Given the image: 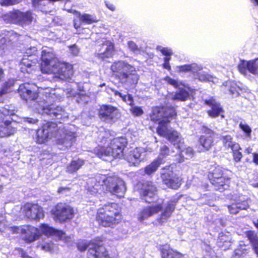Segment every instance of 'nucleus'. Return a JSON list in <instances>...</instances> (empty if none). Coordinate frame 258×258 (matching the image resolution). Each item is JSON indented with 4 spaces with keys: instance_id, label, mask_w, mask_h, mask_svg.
I'll list each match as a JSON object with an SVG mask.
<instances>
[{
    "instance_id": "46",
    "label": "nucleus",
    "mask_w": 258,
    "mask_h": 258,
    "mask_svg": "<svg viewBox=\"0 0 258 258\" xmlns=\"http://www.w3.org/2000/svg\"><path fill=\"white\" fill-rule=\"evenodd\" d=\"M38 247H40L42 250L45 251H49L53 249V244L51 241L48 240L45 243L38 245Z\"/></svg>"
},
{
    "instance_id": "2",
    "label": "nucleus",
    "mask_w": 258,
    "mask_h": 258,
    "mask_svg": "<svg viewBox=\"0 0 258 258\" xmlns=\"http://www.w3.org/2000/svg\"><path fill=\"white\" fill-rule=\"evenodd\" d=\"M87 190L91 195H95L104 189L118 197L123 196L126 188L124 181L116 176L107 177L99 174L89 179L87 182Z\"/></svg>"
},
{
    "instance_id": "64",
    "label": "nucleus",
    "mask_w": 258,
    "mask_h": 258,
    "mask_svg": "<svg viewBox=\"0 0 258 258\" xmlns=\"http://www.w3.org/2000/svg\"><path fill=\"white\" fill-rule=\"evenodd\" d=\"M230 91L232 95H235V96H238L239 95L238 92L236 90L231 89Z\"/></svg>"
},
{
    "instance_id": "16",
    "label": "nucleus",
    "mask_w": 258,
    "mask_h": 258,
    "mask_svg": "<svg viewBox=\"0 0 258 258\" xmlns=\"http://www.w3.org/2000/svg\"><path fill=\"white\" fill-rule=\"evenodd\" d=\"M99 115L101 120L110 122L119 117L118 109L111 105H104L100 107Z\"/></svg>"
},
{
    "instance_id": "5",
    "label": "nucleus",
    "mask_w": 258,
    "mask_h": 258,
    "mask_svg": "<svg viewBox=\"0 0 258 258\" xmlns=\"http://www.w3.org/2000/svg\"><path fill=\"white\" fill-rule=\"evenodd\" d=\"M177 202V200L174 199V200L170 201L164 206L162 203L159 202L157 204L147 206L144 208L138 214V220L142 222L161 211V213L156 219V221L159 224L162 225L166 222L167 220L170 217L174 210Z\"/></svg>"
},
{
    "instance_id": "41",
    "label": "nucleus",
    "mask_w": 258,
    "mask_h": 258,
    "mask_svg": "<svg viewBox=\"0 0 258 258\" xmlns=\"http://www.w3.org/2000/svg\"><path fill=\"white\" fill-rule=\"evenodd\" d=\"M241 150V148L239 145H235V147L234 146V148L231 150L232 151L233 160L236 162H240L241 159L242 158V154L240 151Z\"/></svg>"
},
{
    "instance_id": "8",
    "label": "nucleus",
    "mask_w": 258,
    "mask_h": 258,
    "mask_svg": "<svg viewBox=\"0 0 258 258\" xmlns=\"http://www.w3.org/2000/svg\"><path fill=\"white\" fill-rule=\"evenodd\" d=\"M104 137L103 136H102ZM110 141V145L105 147L101 148L99 151L97 152V155L100 158L104 159L103 157L105 156H112L113 158L119 157L120 158L122 155L123 150L124 147L127 144L126 139L121 137L114 138L113 140H107L106 138H103L101 142L106 143Z\"/></svg>"
},
{
    "instance_id": "26",
    "label": "nucleus",
    "mask_w": 258,
    "mask_h": 258,
    "mask_svg": "<svg viewBox=\"0 0 258 258\" xmlns=\"http://www.w3.org/2000/svg\"><path fill=\"white\" fill-rule=\"evenodd\" d=\"M114 50V44L109 41H105L98 51L97 56L102 60L111 57Z\"/></svg>"
},
{
    "instance_id": "28",
    "label": "nucleus",
    "mask_w": 258,
    "mask_h": 258,
    "mask_svg": "<svg viewBox=\"0 0 258 258\" xmlns=\"http://www.w3.org/2000/svg\"><path fill=\"white\" fill-rule=\"evenodd\" d=\"M202 68L201 65H199L197 63H192L190 64L177 66L175 68V70L178 73H187L191 72L195 73L201 71Z\"/></svg>"
},
{
    "instance_id": "29",
    "label": "nucleus",
    "mask_w": 258,
    "mask_h": 258,
    "mask_svg": "<svg viewBox=\"0 0 258 258\" xmlns=\"http://www.w3.org/2000/svg\"><path fill=\"white\" fill-rule=\"evenodd\" d=\"M211 183L215 186L217 190L222 191L228 187L229 179L223 176L216 179H212Z\"/></svg>"
},
{
    "instance_id": "52",
    "label": "nucleus",
    "mask_w": 258,
    "mask_h": 258,
    "mask_svg": "<svg viewBox=\"0 0 258 258\" xmlns=\"http://www.w3.org/2000/svg\"><path fill=\"white\" fill-rule=\"evenodd\" d=\"M37 53V48L35 47H31L26 49L25 52V55L26 57H32L33 55H34Z\"/></svg>"
},
{
    "instance_id": "13",
    "label": "nucleus",
    "mask_w": 258,
    "mask_h": 258,
    "mask_svg": "<svg viewBox=\"0 0 258 258\" xmlns=\"http://www.w3.org/2000/svg\"><path fill=\"white\" fill-rule=\"evenodd\" d=\"M21 211L27 218L31 220H39L44 216L42 208L38 204L27 203Z\"/></svg>"
},
{
    "instance_id": "4",
    "label": "nucleus",
    "mask_w": 258,
    "mask_h": 258,
    "mask_svg": "<svg viewBox=\"0 0 258 258\" xmlns=\"http://www.w3.org/2000/svg\"><path fill=\"white\" fill-rule=\"evenodd\" d=\"M36 135V142L38 144H43L48 139L54 137L58 144L66 148L71 147L75 138L74 132L58 130L56 124L52 122H47L38 129Z\"/></svg>"
},
{
    "instance_id": "43",
    "label": "nucleus",
    "mask_w": 258,
    "mask_h": 258,
    "mask_svg": "<svg viewBox=\"0 0 258 258\" xmlns=\"http://www.w3.org/2000/svg\"><path fill=\"white\" fill-rule=\"evenodd\" d=\"M247 252V249L245 244H240L239 247L236 249L234 251V255L236 258L240 257L245 254Z\"/></svg>"
},
{
    "instance_id": "63",
    "label": "nucleus",
    "mask_w": 258,
    "mask_h": 258,
    "mask_svg": "<svg viewBox=\"0 0 258 258\" xmlns=\"http://www.w3.org/2000/svg\"><path fill=\"white\" fill-rule=\"evenodd\" d=\"M252 151V148L250 147H248L246 148L244 150V152L247 154L251 153Z\"/></svg>"
},
{
    "instance_id": "10",
    "label": "nucleus",
    "mask_w": 258,
    "mask_h": 258,
    "mask_svg": "<svg viewBox=\"0 0 258 258\" xmlns=\"http://www.w3.org/2000/svg\"><path fill=\"white\" fill-rule=\"evenodd\" d=\"M51 214L54 221L61 223L72 219L74 216V211L70 206L59 203L51 210Z\"/></svg>"
},
{
    "instance_id": "3",
    "label": "nucleus",
    "mask_w": 258,
    "mask_h": 258,
    "mask_svg": "<svg viewBox=\"0 0 258 258\" xmlns=\"http://www.w3.org/2000/svg\"><path fill=\"white\" fill-rule=\"evenodd\" d=\"M8 230L12 233L24 234V240L27 243H31L38 239L41 233L47 237L53 236L65 242H69V239H71V236H67L66 233L62 231L55 230L45 224H41L39 229L32 226L24 225L10 227L8 228Z\"/></svg>"
},
{
    "instance_id": "60",
    "label": "nucleus",
    "mask_w": 258,
    "mask_h": 258,
    "mask_svg": "<svg viewBox=\"0 0 258 258\" xmlns=\"http://www.w3.org/2000/svg\"><path fill=\"white\" fill-rule=\"evenodd\" d=\"M105 5L107 7V8L108 9H109V10H110L111 11H115V7L112 4H111L109 2H106Z\"/></svg>"
},
{
    "instance_id": "61",
    "label": "nucleus",
    "mask_w": 258,
    "mask_h": 258,
    "mask_svg": "<svg viewBox=\"0 0 258 258\" xmlns=\"http://www.w3.org/2000/svg\"><path fill=\"white\" fill-rule=\"evenodd\" d=\"M253 159L252 161L254 163L258 165V153H252Z\"/></svg>"
},
{
    "instance_id": "44",
    "label": "nucleus",
    "mask_w": 258,
    "mask_h": 258,
    "mask_svg": "<svg viewBox=\"0 0 258 258\" xmlns=\"http://www.w3.org/2000/svg\"><path fill=\"white\" fill-rule=\"evenodd\" d=\"M164 80L168 84L173 86L175 88H179L180 86L185 87L184 85L182 82L177 80H175L169 77H166L164 79Z\"/></svg>"
},
{
    "instance_id": "6",
    "label": "nucleus",
    "mask_w": 258,
    "mask_h": 258,
    "mask_svg": "<svg viewBox=\"0 0 258 258\" xmlns=\"http://www.w3.org/2000/svg\"><path fill=\"white\" fill-rule=\"evenodd\" d=\"M98 223L103 227H113L121 220L120 210L117 204H108L100 208L96 217Z\"/></svg>"
},
{
    "instance_id": "7",
    "label": "nucleus",
    "mask_w": 258,
    "mask_h": 258,
    "mask_svg": "<svg viewBox=\"0 0 258 258\" xmlns=\"http://www.w3.org/2000/svg\"><path fill=\"white\" fill-rule=\"evenodd\" d=\"M43 93L47 100L46 102H42V104H39V108H37L39 113L42 114H46L52 118L55 117L57 119L68 118V114L62 107L53 104L50 105L46 104L47 102L53 101L57 98L55 90L46 88Z\"/></svg>"
},
{
    "instance_id": "40",
    "label": "nucleus",
    "mask_w": 258,
    "mask_h": 258,
    "mask_svg": "<svg viewBox=\"0 0 258 258\" xmlns=\"http://www.w3.org/2000/svg\"><path fill=\"white\" fill-rule=\"evenodd\" d=\"M162 163L157 159L154 160L150 165L147 166L145 169V171L147 174H151L156 171L159 166Z\"/></svg>"
},
{
    "instance_id": "25",
    "label": "nucleus",
    "mask_w": 258,
    "mask_h": 258,
    "mask_svg": "<svg viewBox=\"0 0 258 258\" xmlns=\"http://www.w3.org/2000/svg\"><path fill=\"white\" fill-rule=\"evenodd\" d=\"M139 80V76L137 74L136 69L135 71H129L124 76L123 75L122 78L119 80L121 83L125 87L134 88L138 83Z\"/></svg>"
},
{
    "instance_id": "39",
    "label": "nucleus",
    "mask_w": 258,
    "mask_h": 258,
    "mask_svg": "<svg viewBox=\"0 0 258 258\" xmlns=\"http://www.w3.org/2000/svg\"><path fill=\"white\" fill-rule=\"evenodd\" d=\"M111 91L114 93L115 96H118L121 100L127 104L132 106L133 105V98L131 95L127 94L123 95L120 92L111 89Z\"/></svg>"
},
{
    "instance_id": "38",
    "label": "nucleus",
    "mask_w": 258,
    "mask_h": 258,
    "mask_svg": "<svg viewBox=\"0 0 258 258\" xmlns=\"http://www.w3.org/2000/svg\"><path fill=\"white\" fill-rule=\"evenodd\" d=\"M221 140L222 141L223 146L226 148H230L231 150L234 148L236 145H239L237 143L233 141L232 137L230 135L223 136Z\"/></svg>"
},
{
    "instance_id": "55",
    "label": "nucleus",
    "mask_w": 258,
    "mask_h": 258,
    "mask_svg": "<svg viewBox=\"0 0 258 258\" xmlns=\"http://www.w3.org/2000/svg\"><path fill=\"white\" fill-rule=\"evenodd\" d=\"M127 46L130 50L134 52L138 51L139 48L136 44L133 41H128L127 43Z\"/></svg>"
},
{
    "instance_id": "33",
    "label": "nucleus",
    "mask_w": 258,
    "mask_h": 258,
    "mask_svg": "<svg viewBox=\"0 0 258 258\" xmlns=\"http://www.w3.org/2000/svg\"><path fill=\"white\" fill-rule=\"evenodd\" d=\"M36 64V61H33L29 57L24 55L20 64V68L22 72L29 73L30 71L29 69Z\"/></svg>"
},
{
    "instance_id": "12",
    "label": "nucleus",
    "mask_w": 258,
    "mask_h": 258,
    "mask_svg": "<svg viewBox=\"0 0 258 258\" xmlns=\"http://www.w3.org/2000/svg\"><path fill=\"white\" fill-rule=\"evenodd\" d=\"M163 121L160 123L158 125L157 132V133L161 136L165 137L169 141L174 144V146L176 147L177 145H179L182 143L181 138L179 133L170 128L168 126V123L166 124L163 123Z\"/></svg>"
},
{
    "instance_id": "31",
    "label": "nucleus",
    "mask_w": 258,
    "mask_h": 258,
    "mask_svg": "<svg viewBox=\"0 0 258 258\" xmlns=\"http://www.w3.org/2000/svg\"><path fill=\"white\" fill-rule=\"evenodd\" d=\"M182 254L165 245L161 250L162 258H181Z\"/></svg>"
},
{
    "instance_id": "45",
    "label": "nucleus",
    "mask_w": 258,
    "mask_h": 258,
    "mask_svg": "<svg viewBox=\"0 0 258 258\" xmlns=\"http://www.w3.org/2000/svg\"><path fill=\"white\" fill-rule=\"evenodd\" d=\"M14 81L13 80H10L7 82L4 86L3 89L0 91V96H2L3 95L8 93L10 92V88L14 85Z\"/></svg>"
},
{
    "instance_id": "11",
    "label": "nucleus",
    "mask_w": 258,
    "mask_h": 258,
    "mask_svg": "<svg viewBox=\"0 0 258 258\" xmlns=\"http://www.w3.org/2000/svg\"><path fill=\"white\" fill-rule=\"evenodd\" d=\"M176 115L175 109L170 107H155L152 109L150 115L151 119L154 121H158L159 125L161 122L164 124L169 123L170 118Z\"/></svg>"
},
{
    "instance_id": "50",
    "label": "nucleus",
    "mask_w": 258,
    "mask_h": 258,
    "mask_svg": "<svg viewBox=\"0 0 258 258\" xmlns=\"http://www.w3.org/2000/svg\"><path fill=\"white\" fill-rule=\"evenodd\" d=\"M130 111L135 116H140L144 113L143 109L140 107L133 105L132 106Z\"/></svg>"
},
{
    "instance_id": "32",
    "label": "nucleus",
    "mask_w": 258,
    "mask_h": 258,
    "mask_svg": "<svg viewBox=\"0 0 258 258\" xmlns=\"http://www.w3.org/2000/svg\"><path fill=\"white\" fill-rule=\"evenodd\" d=\"M179 90L176 92L174 95L173 99L179 101H184L187 100L189 98V93H192V90L189 87H187L188 90L178 88Z\"/></svg>"
},
{
    "instance_id": "24",
    "label": "nucleus",
    "mask_w": 258,
    "mask_h": 258,
    "mask_svg": "<svg viewBox=\"0 0 258 258\" xmlns=\"http://www.w3.org/2000/svg\"><path fill=\"white\" fill-rule=\"evenodd\" d=\"M89 255L90 258H108V253L105 247L95 242L90 246Z\"/></svg>"
},
{
    "instance_id": "18",
    "label": "nucleus",
    "mask_w": 258,
    "mask_h": 258,
    "mask_svg": "<svg viewBox=\"0 0 258 258\" xmlns=\"http://www.w3.org/2000/svg\"><path fill=\"white\" fill-rule=\"evenodd\" d=\"M111 70L119 80L129 71H135V67L124 61L114 62L111 66Z\"/></svg>"
},
{
    "instance_id": "21",
    "label": "nucleus",
    "mask_w": 258,
    "mask_h": 258,
    "mask_svg": "<svg viewBox=\"0 0 258 258\" xmlns=\"http://www.w3.org/2000/svg\"><path fill=\"white\" fill-rule=\"evenodd\" d=\"M205 104L208 105L211 109L207 111V113L209 116L215 118L219 115H220L222 118L224 117L222 114L224 111L222 107L221 106L219 103H218L213 98H211L208 100H205Z\"/></svg>"
},
{
    "instance_id": "23",
    "label": "nucleus",
    "mask_w": 258,
    "mask_h": 258,
    "mask_svg": "<svg viewBox=\"0 0 258 258\" xmlns=\"http://www.w3.org/2000/svg\"><path fill=\"white\" fill-rule=\"evenodd\" d=\"M33 85L26 83L20 85L18 92L22 99L26 101L37 98V94L32 90Z\"/></svg>"
},
{
    "instance_id": "58",
    "label": "nucleus",
    "mask_w": 258,
    "mask_h": 258,
    "mask_svg": "<svg viewBox=\"0 0 258 258\" xmlns=\"http://www.w3.org/2000/svg\"><path fill=\"white\" fill-rule=\"evenodd\" d=\"M5 218L4 217L0 215V231H2L4 230L5 228Z\"/></svg>"
},
{
    "instance_id": "35",
    "label": "nucleus",
    "mask_w": 258,
    "mask_h": 258,
    "mask_svg": "<svg viewBox=\"0 0 258 258\" xmlns=\"http://www.w3.org/2000/svg\"><path fill=\"white\" fill-rule=\"evenodd\" d=\"M84 164V161L81 159L73 160L71 163L67 166V171L70 173L76 172Z\"/></svg>"
},
{
    "instance_id": "20",
    "label": "nucleus",
    "mask_w": 258,
    "mask_h": 258,
    "mask_svg": "<svg viewBox=\"0 0 258 258\" xmlns=\"http://www.w3.org/2000/svg\"><path fill=\"white\" fill-rule=\"evenodd\" d=\"M146 156V149L142 147H138L131 152L127 160L130 164L136 166L140 162L143 161Z\"/></svg>"
},
{
    "instance_id": "17",
    "label": "nucleus",
    "mask_w": 258,
    "mask_h": 258,
    "mask_svg": "<svg viewBox=\"0 0 258 258\" xmlns=\"http://www.w3.org/2000/svg\"><path fill=\"white\" fill-rule=\"evenodd\" d=\"M201 130L204 135L200 136L199 143L204 148L208 150L214 145V139L216 133L206 126H203Z\"/></svg>"
},
{
    "instance_id": "42",
    "label": "nucleus",
    "mask_w": 258,
    "mask_h": 258,
    "mask_svg": "<svg viewBox=\"0 0 258 258\" xmlns=\"http://www.w3.org/2000/svg\"><path fill=\"white\" fill-rule=\"evenodd\" d=\"M94 241H87L86 240H81L78 242L77 244V247L80 251H83L88 249V252L90 251V246L91 244H93Z\"/></svg>"
},
{
    "instance_id": "37",
    "label": "nucleus",
    "mask_w": 258,
    "mask_h": 258,
    "mask_svg": "<svg viewBox=\"0 0 258 258\" xmlns=\"http://www.w3.org/2000/svg\"><path fill=\"white\" fill-rule=\"evenodd\" d=\"M231 238L230 236H228L226 235H224L223 234H221L219 237L218 242V245L219 246L222 247H225L224 249H225L226 248H229L231 245Z\"/></svg>"
},
{
    "instance_id": "57",
    "label": "nucleus",
    "mask_w": 258,
    "mask_h": 258,
    "mask_svg": "<svg viewBox=\"0 0 258 258\" xmlns=\"http://www.w3.org/2000/svg\"><path fill=\"white\" fill-rule=\"evenodd\" d=\"M67 93L69 94V95L68 97H76L77 95H78L79 96H81V98H85V96L82 95L80 94L77 93L73 89H68L67 90Z\"/></svg>"
},
{
    "instance_id": "59",
    "label": "nucleus",
    "mask_w": 258,
    "mask_h": 258,
    "mask_svg": "<svg viewBox=\"0 0 258 258\" xmlns=\"http://www.w3.org/2000/svg\"><path fill=\"white\" fill-rule=\"evenodd\" d=\"M24 121L27 122H28L29 123H31V124H35L38 121V119H37L30 118V117H26V118H24Z\"/></svg>"
},
{
    "instance_id": "54",
    "label": "nucleus",
    "mask_w": 258,
    "mask_h": 258,
    "mask_svg": "<svg viewBox=\"0 0 258 258\" xmlns=\"http://www.w3.org/2000/svg\"><path fill=\"white\" fill-rule=\"evenodd\" d=\"M218 171H222V168L220 167H217L214 169L212 179H216L221 177V176H223V173L218 174Z\"/></svg>"
},
{
    "instance_id": "49",
    "label": "nucleus",
    "mask_w": 258,
    "mask_h": 258,
    "mask_svg": "<svg viewBox=\"0 0 258 258\" xmlns=\"http://www.w3.org/2000/svg\"><path fill=\"white\" fill-rule=\"evenodd\" d=\"M246 235L251 244L258 241L257 235L253 231H247L246 233Z\"/></svg>"
},
{
    "instance_id": "15",
    "label": "nucleus",
    "mask_w": 258,
    "mask_h": 258,
    "mask_svg": "<svg viewBox=\"0 0 258 258\" xmlns=\"http://www.w3.org/2000/svg\"><path fill=\"white\" fill-rule=\"evenodd\" d=\"M238 69L244 76H247L248 73H250L258 77V57L249 61L240 60Z\"/></svg>"
},
{
    "instance_id": "22",
    "label": "nucleus",
    "mask_w": 258,
    "mask_h": 258,
    "mask_svg": "<svg viewBox=\"0 0 258 258\" xmlns=\"http://www.w3.org/2000/svg\"><path fill=\"white\" fill-rule=\"evenodd\" d=\"M234 203L228 206L231 214H236L239 210H246L249 208L248 200L243 196H240L238 199H234Z\"/></svg>"
},
{
    "instance_id": "34",
    "label": "nucleus",
    "mask_w": 258,
    "mask_h": 258,
    "mask_svg": "<svg viewBox=\"0 0 258 258\" xmlns=\"http://www.w3.org/2000/svg\"><path fill=\"white\" fill-rule=\"evenodd\" d=\"M16 132V127L11 123L6 124L0 127V137H5L13 135Z\"/></svg>"
},
{
    "instance_id": "1",
    "label": "nucleus",
    "mask_w": 258,
    "mask_h": 258,
    "mask_svg": "<svg viewBox=\"0 0 258 258\" xmlns=\"http://www.w3.org/2000/svg\"><path fill=\"white\" fill-rule=\"evenodd\" d=\"M41 61L40 69L42 73L53 74L55 78L61 80L70 79L73 75L72 66L57 60L52 48L43 47Z\"/></svg>"
},
{
    "instance_id": "48",
    "label": "nucleus",
    "mask_w": 258,
    "mask_h": 258,
    "mask_svg": "<svg viewBox=\"0 0 258 258\" xmlns=\"http://www.w3.org/2000/svg\"><path fill=\"white\" fill-rule=\"evenodd\" d=\"M239 127L245 133L247 137L250 138L251 129L248 124L241 122L239 124Z\"/></svg>"
},
{
    "instance_id": "27",
    "label": "nucleus",
    "mask_w": 258,
    "mask_h": 258,
    "mask_svg": "<svg viewBox=\"0 0 258 258\" xmlns=\"http://www.w3.org/2000/svg\"><path fill=\"white\" fill-rule=\"evenodd\" d=\"M180 151V153L175 156V160L179 163H182L184 161V159H188L192 158L194 156V151L189 147H184V144L182 142L176 147Z\"/></svg>"
},
{
    "instance_id": "36",
    "label": "nucleus",
    "mask_w": 258,
    "mask_h": 258,
    "mask_svg": "<svg viewBox=\"0 0 258 258\" xmlns=\"http://www.w3.org/2000/svg\"><path fill=\"white\" fill-rule=\"evenodd\" d=\"M170 151L169 149L166 145H163L160 147L159 150V154L158 158L156 159L158 161L162 164L165 162V159L169 155H170Z\"/></svg>"
},
{
    "instance_id": "14",
    "label": "nucleus",
    "mask_w": 258,
    "mask_h": 258,
    "mask_svg": "<svg viewBox=\"0 0 258 258\" xmlns=\"http://www.w3.org/2000/svg\"><path fill=\"white\" fill-rule=\"evenodd\" d=\"M161 178L164 184L168 187L176 189L180 186L179 178L173 172L170 167L162 169Z\"/></svg>"
},
{
    "instance_id": "53",
    "label": "nucleus",
    "mask_w": 258,
    "mask_h": 258,
    "mask_svg": "<svg viewBox=\"0 0 258 258\" xmlns=\"http://www.w3.org/2000/svg\"><path fill=\"white\" fill-rule=\"evenodd\" d=\"M157 49L164 55L170 56L172 54V50L168 48L158 47Z\"/></svg>"
},
{
    "instance_id": "56",
    "label": "nucleus",
    "mask_w": 258,
    "mask_h": 258,
    "mask_svg": "<svg viewBox=\"0 0 258 258\" xmlns=\"http://www.w3.org/2000/svg\"><path fill=\"white\" fill-rule=\"evenodd\" d=\"M71 53L74 55H77L80 52V49L75 44L70 46Z\"/></svg>"
},
{
    "instance_id": "51",
    "label": "nucleus",
    "mask_w": 258,
    "mask_h": 258,
    "mask_svg": "<svg viewBox=\"0 0 258 258\" xmlns=\"http://www.w3.org/2000/svg\"><path fill=\"white\" fill-rule=\"evenodd\" d=\"M22 0H1L0 4L2 6H8L18 4Z\"/></svg>"
},
{
    "instance_id": "9",
    "label": "nucleus",
    "mask_w": 258,
    "mask_h": 258,
    "mask_svg": "<svg viewBox=\"0 0 258 258\" xmlns=\"http://www.w3.org/2000/svg\"><path fill=\"white\" fill-rule=\"evenodd\" d=\"M3 19L7 23H14L21 25H29L34 19V15L31 11L22 12L14 10L2 15Z\"/></svg>"
},
{
    "instance_id": "30",
    "label": "nucleus",
    "mask_w": 258,
    "mask_h": 258,
    "mask_svg": "<svg viewBox=\"0 0 258 258\" xmlns=\"http://www.w3.org/2000/svg\"><path fill=\"white\" fill-rule=\"evenodd\" d=\"M73 14L77 16L81 22L87 24H91L98 21L97 18L94 15L88 14H82L77 11H74Z\"/></svg>"
},
{
    "instance_id": "19",
    "label": "nucleus",
    "mask_w": 258,
    "mask_h": 258,
    "mask_svg": "<svg viewBox=\"0 0 258 258\" xmlns=\"http://www.w3.org/2000/svg\"><path fill=\"white\" fill-rule=\"evenodd\" d=\"M156 187L152 182H147L143 185L141 191V196L147 203H151L157 198Z\"/></svg>"
},
{
    "instance_id": "47",
    "label": "nucleus",
    "mask_w": 258,
    "mask_h": 258,
    "mask_svg": "<svg viewBox=\"0 0 258 258\" xmlns=\"http://www.w3.org/2000/svg\"><path fill=\"white\" fill-rule=\"evenodd\" d=\"M198 79L200 81L207 82V81H213V77L207 74L202 73L198 74Z\"/></svg>"
},
{
    "instance_id": "62",
    "label": "nucleus",
    "mask_w": 258,
    "mask_h": 258,
    "mask_svg": "<svg viewBox=\"0 0 258 258\" xmlns=\"http://www.w3.org/2000/svg\"><path fill=\"white\" fill-rule=\"evenodd\" d=\"M255 253L258 255V241L251 244Z\"/></svg>"
}]
</instances>
